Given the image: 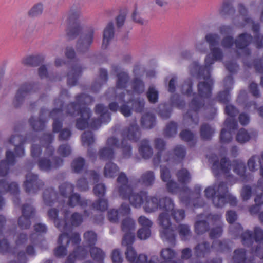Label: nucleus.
<instances>
[{
    "mask_svg": "<svg viewBox=\"0 0 263 263\" xmlns=\"http://www.w3.org/2000/svg\"><path fill=\"white\" fill-rule=\"evenodd\" d=\"M205 39L209 44L210 52L205 57L204 66H199L197 62H194L190 66L192 74H197L200 79L204 80V82H200L198 85L199 97L193 99L190 104L191 109L185 117V118H190L195 124L198 123L197 112L203 106L202 101L209 98L211 93L213 81L210 75L211 66L215 62L221 60L223 57L220 49L215 47L218 44L220 40L217 34L208 33Z\"/></svg>",
    "mask_w": 263,
    "mask_h": 263,
    "instance_id": "nucleus-1",
    "label": "nucleus"
},
{
    "mask_svg": "<svg viewBox=\"0 0 263 263\" xmlns=\"http://www.w3.org/2000/svg\"><path fill=\"white\" fill-rule=\"evenodd\" d=\"M118 80L116 90H111L115 94V98L118 102H112L109 105V109L116 112L119 110L125 117L131 115L132 108L129 106L132 103L136 112H141L143 109L144 101L143 99L133 100L132 97H136L144 90L143 83L136 79L133 83V91H129L125 89L127 87L128 76L127 73L122 70L117 72Z\"/></svg>",
    "mask_w": 263,
    "mask_h": 263,
    "instance_id": "nucleus-2",
    "label": "nucleus"
},
{
    "mask_svg": "<svg viewBox=\"0 0 263 263\" xmlns=\"http://www.w3.org/2000/svg\"><path fill=\"white\" fill-rule=\"evenodd\" d=\"M92 99L86 94L78 96L76 103H71L67 107V116L74 117L79 116L77 120L76 126L79 129H83L87 127L97 129L101 124H106L111 119L110 113L106 107L102 104H98L96 107L95 112L99 117L97 120H90V110L86 107L85 104L91 103Z\"/></svg>",
    "mask_w": 263,
    "mask_h": 263,
    "instance_id": "nucleus-3",
    "label": "nucleus"
},
{
    "mask_svg": "<svg viewBox=\"0 0 263 263\" xmlns=\"http://www.w3.org/2000/svg\"><path fill=\"white\" fill-rule=\"evenodd\" d=\"M122 140L119 143L115 137L109 138L106 146L100 149L99 156L102 159H110L113 158L115 149L120 148L123 153L124 158H129L131 156V147L129 141L136 142L140 136L139 127L136 123L130 124L128 128L125 129L122 134Z\"/></svg>",
    "mask_w": 263,
    "mask_h": 263,
    "instance_id": "nucleus-4",
    "label": "nucleus"
},
{
    "mask_svg": "<svg viewBox=\"0 0 263 263\" xmlns=\"http://www.w3.org/2000/svg\"><path fill=\"white\" fill-rule=\"evenodd\" d=\"M209 162L212 164V170L215 176L223 175L228 180L230 178L232 181H230L231 185L235 183L236 180L233 178L230 171L233 168V171L240 177H244L245 174V165L240 160H235L231 164L229 160L226 157L218 156L215 154H212L208 157Z\"/></svg>",
    "mask_w": 263,
    "mask_h": 263,
    "instance_id": "nucleus-5",
    "label": "nucleus"
},
{
    "mask_svg": "<svg viewBox=\"0 0 263 263\" xmlns=\"http://www.w3.org/2000/svg\"><path fill=\"white\" fill-rule=\"evenodd\" d=\"M161 177L164 182H166L168 191L172 194H178L182 202L189 203V198L191 195L190 190L185 184L189 182L191 179L190 175L187 170L183 168L177 173V177L181 186H178L176 183L171 180L170 172L165 164H161Z\"/></svg>",
    "mask_w": 263,
    "mask_h": 263,
    "instance_id": "nucleus-6",
    "label": "nucleus"
},
{
    "mask_svg": "<svg viewBox=\"0 0 263 263\" xmlns=\"http://www.w3.org/2000/svg\"><path fill=\"white\" fill-rule=\"evenodd\" d=\"M84 247H78L72 253L69 254L66 263H74L76 260L84 259L88 255L89 250L91 257L97 263H102L105 255L99 248L93 247L97 241V235L92 231H88L84 235Z\"/></svg>",
    "mask_w": 263,
    "mask_h": 263,
    "instance_id": "nucleus-7",
    "label": "nucleus"
},
{
    "mask_svg": "<svg viewBox=\"0 0 263 263\" xmlns=\"http://www.w3.org/2000/svg\"><path fill=\"white\" fill-rule=\"evenodd\" d=\"M123 199H128L130 204L136 208H139L144 205L147 194L142 191L139 193L134 192L129 184L126 175L124 173H120L117 178V186L114 191Z\"/></svg>",
    "mask_w": 263,
    "mask_h": 263,
    "instance_id": "nucleus-8",
    "label": "nucleus"
},
{
    "mask_svg": "<svg viewBox=\"0 0 263 263\" xmlns=\"http://www.w3.org/2000/svg\"><path fill=\"white\" fill-rule=\"evenodd\" d=\"M207 198L212 199L213 205L217 208H222L228 202L231 206H235L237 203L235 196L228 192L227 184L223 182H216L207 187L204 191Z\"/></svg>",
    "mask_w": 263,
    "mask_h": 263,
    "instance_id": "nucleus-9",
    "label": "nucleus"
},
{
    "mask_svg": "<svg viewBox=\"0 0 263 263\" xmlns=\"http://www.w3.org/2000/svg\"><path fill=\"white\" fill-rule=\"evenodd\" d=\"M20 192L18 185L17 183L13 182L9 183L7 181H0V195L9 192L13 195H17ZM4 205V201L0 195V210ZM6 222L5 217L0 215V252L3 253L11 252V248L5 239V237H8L10 232H5V228H4Z\"/></svg>",
    "mask_w": 263,
    "mask_h": 263,
    "instance_id": "nucleus-10",
    "label": "nucleus"
},
{
    "mask_svg": "<svg viewBox=\"0 0 263 263\" xmlns=\"http://www.w3.org/2000/svg\"><path fill=\"white\" fill-rule=\"evenodd\" d=\"M174 205L172 210L167 212H162L159 216V224L161 227L160 236L164 241L173 243L175 239L174 231L171 227L170 215H172L174 219L178 222L182 220L185 216L184 212L182 210H174Z\"/></svg>",
    "mask_w": 263,
    "mask_h": 263,
    "instance_id": "nucleus-11",
    "label": "nucleus"
},
{
    "mask_svg": "<svg viewBox=\"0 0 263 263\" xmlns=\"http://www.w3.org/2000/svg\"><path fill=\"white\" fill-rule=\"evenodd\" d=\"M209 223L215 225L210 232V236L212 239L216 238L219 237L222 232V222L221 221V215H209L205 216L204 214L198 216V220L195 224V232L197 234H202L208 230Z\"/></svg>",
    "mask_w": 263,
    "mask_h": 263,
    "instance_id": "nucleus-12",
    "label": "nucleus"
},
{
    "mask_svg": "<svg viewBox=\"0 0 263 263\" xmlns=\"http://www.w3.org/2000/svg\"><path fill=\"white\" fill-rule=\"evenodd\" d=\"M241 241L246 246H252L256 247L252 249L251 255L258 256L263 259V230L258 227L254 230V235L249 231H247L241 234Z\"/></svg>",
    "mask_w": 263,
    "mask_h": 263,
    "instance_id": "nucleus-13",
    "label": "nucleus"
},
{
    "mask_svg": "<svg viewBox=\"0 0 263 263\" xmlns=\"http://www.w3.org/2000/svg\"><path fill=\"white\" fill-rule=\"evenodd\" d=\"M239 15H237L233 20L235 25L239 27H242L246 26H251L252 29L255 34L254 40L256 47L258 48H263V36L258 33L259 26L254 24L247 15V10L242 4H239L238 6Z\"/></svg>",
    "mask_w": 263,
    "mask_h": 263,
    "instance_id": "nucleus-14",
    "label": "nucleus"
},
{
    "mask_svg": "<svg viewBox=\"0 0 263 263\" xmlns=\"http://www.w3.org/2000/svg\"><path fill=\"white\" fill-rule=\"evenodd\" d=\"M156 147L159 152L154 158V163L155 165L161 164H163V163L174 161H179L182 159L185 155V150L183 147L181 145H177L174 149V157L170 158L168 156V154L165 152L162 151L165 146V143L163 140L161 139H157L155 140Z\"/></svg>",
    "mask_w": 263,
    "mask_h": 263,
    "instance_id": "nucleus-15",
    "label": "nucleus"
},
{
    "mask_svg": "<svg viewBox=\"0 0 263 263\" xmlns=\"http://www.w3.org/2000/svg\"><path fill=\"white\" fill-rule=\"evenodd\" d=\"M225 112L228 116L224 122V127L223 128L220 134V141L223 143H226L232 139V132L236 128L237 124L233 117L238 112V110L231 105L226 106Z\"/></svg>",
    "mask_w": 263,
    "mask_h": 263,
    "instance_id": "nucleus-16",
    "label": "nucleus"
},
{
    "mask_svg": "<svg viewBox=\"0 0 263 263\" xmlns=\"http://www.w3.org/2000/svg\"><path fill=\"white\" fill-rule=\"evenodd\" d=\"M174 205L172 200L168 197L158 199L155 196H148L144 203L143 209L147 213H151L158 209L163 210V212H168L171 211Z\"/></svg>",
    "mask_w": 263,
    "mask_h": 263,
    "instance_id": "nucleus-17",
    "label": "nucleus"
},
{
    "mask_svg": "<svg viewBox=\"0 0 263 263\" xmlns=\"http://www.w3.org/2000/svg\"><path fill=\"white\" fill-rule=\"evenodd\" d=\"M251 36L246 33L240 35L234 44L232 37L228 36L223 39L221 42V46L224 49H231L233 46H235L239 53L244 55L250 54L249 49L247 46L252 41Z\"/></svg>",
    "mask_w": 263,
    "mask_h": 263,
    "instance_id": "nucleus-18",
    "label": "nucleus"
},
{
    "mask_svg": "<svg viewBox=\"0 0 263 263\" xmlns=\"http://www.w3.org/2000/svg\"><path fill=\"white\" fill-rule=\"evenodd\" d=\"M60 197L58 198V200H62L63 198H68V204L71 207H74L80 204L83 206L88 204L87 200H81L79 195L77 194H71L73 190V185L67 182L62 184L59 187Z\"/></svg>",
    "mask_w": 263,
    "mask_h": 263,
    "instance_id": "nucleus-19",
    "label": "nucleus"
},
{
    "mask_svg": "<svg viewBox=\"0 0 263 263\" xmlns=\"http://www.w3.org/2000/svg\"><path fill=\"white\" fill-rule=\"evenodd\" d=\"M68 231H62L58 239L59 246L54 250V255L58 257H63L67 253V246L71 241L73 245L79 243L81 241L80 235L73 233L70 235Z\"/></svg>",
    "mask_w": 263,
    "mask_h": 263,
    "instance_id": "nucleus-20",
    "label": "nucleus"
},
{
    "mask_svg": "<svg viewBox=\"0 0 263 263\" xmlns=\"http://www.w3.org/2000/svg\"><path fill=\"white\" fill-rule=\"evenodd\" d=\"M135 228V222L132 218L127 217L123 219L122 222V229L125 235L123 238L122 245H127L134 242Z\"/></svg>",
    "mask_w": 263,
    "mask_h": 263,
    "instance_id": "nucleus-21",
    "label": "nucleus"
},
{
    "mask_svg": "<svg viewBox=\"0 0 263 263\" xmlns=\"http://www.w3.org/2000/svg\"><path fill=\"white\" fill-rule=\"evenodd\" d=\"M130 245H123L126 246L127 250L125 252L126 258L130 262L135 263H157L158 261V256L153 255L148 260L147 256L144 254H140L137 257L136 251Z\"/></svg>",
    "mask_w": 263,
    "mask_h": 263,
    "instance_id": "nucleus-22",
    "label": "nucleus"
},
{
    "mask_svg": "<svg viewBox=\"0 0 263 263\" xmlns=\"http://www.w3.org/2000/svg\"><path fill=\"white\" fill-rule=\"evenodd\" d=\"M94 194L99 198V200L92 205L93 209L101 211H105L108 207L107 200L102 198L106 192V187L104 184L98 183L96 184L93 189Z\"/></svg>",
    "mask_w": 263,
    "mask_h": 263,
    "instance_id": "nucleus-23",
    "label": "nucleus"
},
{
    "mask_svg": "<svg viewBox=\"0 0 263 263\" xmlns=\"http://www.w3.org/2000/svg\"><path fill=\"white\" fill-rule=\"evenodd\" d=\"M94 32V27L91 26L87 29L77 42V50L80 51H84L89 48L93 42Z\"/></svg>",
    "mask_w": 263,
    "mask_h": 263,
    "instance_id": "nucleus-24",
    "label": "nucleus"
},
{
    "mask_svg": "<svg viewBox=\"0 0 263 263\" xmlns=\"http://www.w3.org/2000/svg\"><path fill=\"white\" fill-rule=\"evenodd\" d=\"M94 32V27L91 26L87 29L77 42V50L80 51H84L89 48L93 42Z\"/></svg>",
    "mask_w": 263,
    "mask_h": 263,
    "instance_id": "nucleus-25",
    "label": "nucleus"
},
{
    "mask_svg": "<svg viewBox=\"0 0 263 263\" xmlns=\"http://www.w3.org/2000/svg\"><path fill=\"white\" fill-rule=\"evenodd\" d=\"M139 224L142 227L137 232V237L141 240H145L149 238L151 234L150 228L153 222L144 216H141L138 219Z\"/></svg>",
    "mask_w": 263,
    "mask_h": 263,
    "instance_id": "nucleus-26",
    "label": "nucleus"
},
{
    "mask_svg": "<svg viewBox=\"0 0 263 263\" xmlns=\"http://www.w3.org/2000/svg\"><path fill=\"white\" fill-rule=\"evenodd\" d=\"M62 214H64L65 220L60 221L58 218V212L55 209H51L49 212V217L54 220V222L56 227L61 231H68L70 230V226H69L66 221L68 216V211L65 209L61 210Z\"/></svg>",
    "mask_w": 263,
    "mask_h": 263,
    "instance_id": "nucleus-27",
    "label": "nucleus"
},
{
    "mask_svg": "<svg viewBox=\"0 0 263 263\" xmlns=\"http://www.w3.org/2000/svg\"><path fill=\"white\" fill-rule=\"evenodd\" d=\"M130 213V208L128 204L123 203L119 210L111 209L108 212V218L110 221L117 222L121 217L125 216Z\"/></svg>",
    "mask_w": 263,
    "mask_h": 263,
    "instance_id": "nucleus-28",
    "label": "nucleus"
},
{
    "mask_svg": "<svg viewBox=\"0 0 263 263\" xmlns=\"http://www.w3.org/2000/svg\"><path fill=\"white\" fill-rule=\"evenodd\" d=\"M33 213V209L30 205L24 204L22 208V216L20 217L18 224L22 229H28L31 224V218Z\"/></svg>",
    "mask_w": 263,
    "mask_h": 263,
    "instance_id": "nucleus-29",
    "label": "nucleus"
},
{
    "mask_svg": "<svg viewBox=\"0 0 263 263\" xmlns=\"http://www.w3.org/2000/svg\"><path fill=\"white\" fill-rule=\"evenodd\" d=\"M32 89L31 84H24L19 88L13 100V104L15 107L20 106L30 95Z\"/></svg>",
    "mask_w": 263,
    "mask_h": 263,
    "instance_id": "nucleus-30",
    "label": "nucleus"
},
{
    "mask_svg": "<svg viewBox=\"0 0 263 263\" xmlns=\"http://www.w3.org/2000/svg\"><path fill=\"white\" fill-rule=\"evenodd\" d=\"M231 263H254L251 256H249L243 249H236Z\"/></svg>",
    "mask_w": 263,
    "mask_h": 263,
    "instance_id": "nucleus-31",
    "label": "nucleus"
},
{
    "mask_svg": "<svg viewBox=\"0 0 263 263\" xmlns=\"http://www.w3.org/2000/svg\"><path fill=\"white\" fill-rule=\"evenodd\" d=\"M6 160L0 162V176H5L8 173L9 167L13 165L15 162V158L13 153L10 151L6 152Z\"/></svg>",
    "mask_w": 263,
    "mask_h": 263,
    "instance_id": "nucleus-32",
    "label": "nucleus"
},
{
    "mask_svg": "<svg viewBox=\"0 0 263 263\" xmlns=\"http://www.w3.org/2000/svg\"><path fill=\"white\" fill-rule=\"evenodd\" d=\"M226 90L220 92L218 96V99L223 103L228 102L230 99V95L229 90L231 89L233 84L232 77L230 75L227 77L223 81Z\"/></svg>",
    "mask_w": 263,
    "mask_h": 263,
    "instance_id": "nucleus-33",
    "label": "nucleus"
},
{
    "mask_svg": "<svg viewBox=\"0 0 263 263\" xmlns=\"http://www.w3.org/2000/svg\"><path fill=\"white\" fill-rule=\"evenodd\" d=\"M25 141V139L20 135L12 136L9 140L10 143L15 146V152L18 157L23 156L24 154L23 144Z\"/></svg>",
    "mask_w": 263,
    "mask_h": 263,
    "instance_id": "nucleus-34",
    "label": "nucleus"
},
{
    "mask_svg": "<svg viewBox=\"0 0 263 263\" xmlns=\"http://www.w3.org/2000/svg\"><path fill=\"white\" fill-rule=\"evenodd\" d=\"M114 36V28L112 22L108 23L105 26L103 34L102 48H106Z\"/></svg>",
    "mask_w": 263,
    "mask_h": 263,
    "instance_id": "nucleus-35",
    "label": "nucleus"
},
{
    "mask_svg": "<svg viewBox=\"0 0 263 263\" xmlns=\"http://www.w3.org/2000/svg\"><path fill=\"white\" fill-rule=\"evenodd\" d=\"M176 256V253L170 248L163 249L160 252V257L162 259V261L160 263H177L173 259ZM159 262V258H158V261ZM177 263H181V261H179Z\"/></svg>",
    "mask_w": 263,
    "mask_h": 263,
    "instance_id": "nucleus-36",
    "label": "nucleus"
},
{
    "mask_svg": "<svg viewBox=\"0 0 263 263\" xmlns=\"http://www.w3.org/2000/svg\"><path fill=\"white\" fill-rule=\"evenodd\" d=\"M82 72V68L80 66L75 65L73 66L68 73V84L70 86H74L77 82L79 76Z\"/></svg>",
    "mask_w": 263,
    "mask_h": 263,
    "instance_id": "nucleus-37",
    "label": "nucleus"
},
{
    "mask_svg": "<svg viewBox=\"0 0 263 263\" xmlns=\"http://www.w3.org/2000/svg\"><path fill=\"white\" fill-rule=\"evenodd\" d=\"M119 171L118 166L111 162L106 163L103 171L104 175L106 178H114Z\"/></svg>",
    "mask_w": 263,
    "mask_h": 263,
    "instance_id": "nucleus-38",
    "label": "nucleus"
},
{
    "mask_svg": "<svg viewBox=\"0 0 263 263\" xmlns=\"http://www.w3.org/2000/svg\"><path fill=\"white\" fill-rule=\"evenodd\" d=\"M50 115L54 119L53 131L58 132L62 126V123L59 120L62 118V110L61 109H54L51 112Z\"/></svg>",
    "mask_w": 263,
    "mask_h": 263,
    "instance_id": "nucleus-39",
    "label": "nucleus"
},
{
    "mask_svg": "<svg viewBox=\"0 0 263 263\" xmlns=\"http://www.w3.org/2000/svg\"><path fill=\"white\" fill-rule=\"evenodd\" d=\"M139 151L141 155L144 159H148L153 154L152 149L149 145L148 141L146 140L142 141Z\"/></svg>",
    "mask_w": 263,
    "mask_h": 263,
    "instance_id": "nucleus-40",
    "label": "nucleus"
},
{
    "mask_svg": "<svg viewBox=\"0 0 263 263\" xmlns=\"http://www.w3.org/2000/svg\"><path fill=\"white\" fill-rule=\"evenodd\" d=\"M81 15L80 10L71 8L69 11L64 14L62 16V20L63 21L69 23L80 17Z\"/></svg>",
    "mask_w": 263,
    "mask_h": 263,
    "instance_id": "nucleus-41",
    "label": "nucleus"
},
{
    "mask_svg": "<svg viewBox=\"0 0 263 263\" xmlns=\"http://www.w3.org/2000/svg\"><path fill=\"white\" fill-rule=\"evenodd\" d=\"M261 159L258 155H254L248 161V167L250 171L254 172L258 169L260 165L261 168Z\"/></svg>",
    "mask_w": 263,
    "mask_h": 263,
    "instance_id": "nucleus-42",
    "label": "nucleus"
},
{
    "mask_svg": "<svg viewBox=\"0 0 263 263\" xmlns=\"http://www.w3.org/2000/svg\"><path fill=\"white\" fill-rule=\"evenodd\" d=\"M155 180V177L153 172L147 171L142 174L139 182L145 186L152 185Z\"/></svg>",
    "mask_w": 263,
    "mask_h": 263,
    "instance_id": "nucleus-43",
    "label": "nucleus"
},
{
    "mask_svg": "<svg viewBox=\"0 0 263 263\" xmlns=\"http://www.w3.org/2000/svg\"><path fill=\"white\" fill-rule=\"evenodd\" d=\"M155 123V117L152 114H146L142 117L141 124L146 128H152Z\"/></svg>",
    "mask_w": 263,
    "mask_h": 263,
    "instance_id": "nucleus-44",
    "label": "nucleus"
},
{
    "mask_svg": "<svg viewBox=\"0 0 263 263\" xmlns=\"http://www.w3.org/2000/svg\"><path fill=\"white\" fill-rule=\"evenodd\" d=\"M214 133V129L208 124H203L200 129L201 137L204 139H209Z\"/></svg>",
    "mask_w": 263,
    "mask_h": 263,
    "instance_id": "nucleus-45",
    "label": "nucleus"
},
{
    "mask_svg": "<svg viewBox=\"0 0 263 263\" xmlns=\"http://www.w3.org/2000/svg\"><path fill=\"white\" fill-rule=\"evenodd\" d=\"M24 187L28 193H30L33 190V174L31 172H28L26 175Z\"/></svg>",
    "mask_w": 263,
    "mask_h": 263,
    "instance_id": "nucleus-46",
    "label": "nucleus"
},
{
    "mask_svg": "<svg viewBox=\"0 0 263 263\" xmlns=\"http://www.w3.org/2000/svg\"><path fill=\"white\" fill-rule=\"evenodd\" d=\"M251 136L245 129L239 130L236 136L237 141L241 143L246 142L249 140Z\"/></svg>",
    "mask_w": 263,
    "mask_h": 263,
    "instance_id": "nucleus-47",
    "label": "nucleus"
},
{
    "mask_svg": "<svg viewBox=\"0 0 263 263\" xmlns=\"http://www.w3.org/2000/svg\"><path fill=\"white\" fill-rule=\"evenodd\" d=\"M33 253V246L30 245L27 247L26 250V253L24 252H20L17 255V258L19 263H26L27 261V257L26 254H32Z\"/></svg>",
    "mask_w": 263,
    "mask_h": 263,
    "instance_id": "nucleus-48",
    "label": "nucleus"
},
{
    "mask_svg": "<svg viewBox=\"0 0 263 263\" xmlns=\"http://www.w3.org/2000/svg\"><path fill=\"white\" fill-rule=\"evenodd\" d=\"M84 163L85 162L83 158H77L73 161L71 167L74 172L79 173L83 168Z\"/></svg>",
    "mask_w": 263,
    "mask_h": 263,
    "instance_id": "nucleus-49",
    "label": "nucleus"
},
{
    "mask_svg": "<svg viewBox=\"0 0 263 263\" xmlns=\"http://www.w3.org/2000/svg\"><path fill=\"white\" fill-rule=\"evenodd\" d=\"M82 142L84 146H89L94 142V138L91 132H85L82 136Z\"/></svg>",
    "mask_w": 263,
    "mask_h": 263,
    "instance_id": "nucleus-50",
    "label": "nucleus"
},
{
    "mask_svg": "<svg viewBox=\"0 0 263 263\" xmlns=\"http://www.w3.org/2000/svg\"><path fill=\"white\" fill-rule=\"evenodd\" d=\"M147 97L151 103H155L158 98V91L153 87H150L147 92Z\"/></svg>",
    "mask_w": 263,
    "mask_h": 263,
    "instance_id": "nucleus-51",
    "label": "nucleus"
},
{
    "mask_svg": "<svg viewBox=\"0 0 263 263\" xmlns=\"http://www.w3.org/2000/svg\"><path fill=\"white\" fill-rule=\"evenodd\" d=\"M234 12V9L228 2H224L219 9V13L221 15L224 16L230 14Z\"/></svg>",
    "mask_w": 263,
    "mask_h": 263,
    "instance_id": "nucleus-52",
    "label": "nucleus"
},
{
    "mask_svg": "<svg viewBox=\"0 0 263 263\" xmlns=\"http://www.w3.org/2000/svg\"><path fill=\"white\" fill-rule=\"evenodd\" d=\"M212 250L217 251H224L225 250L229 249L226 242H221L219 240H215L213 242L211 247Z\"/></svg>",
    "mask_w": 263,
    "mask_h": 263,
    "instance_id": "nucleus-53",
    "label": "nucleus"
},
{
    "mask_svg": "<svg viewBox=\"0 0 263 263\" xmlns=\"http://www.w3.org/2000/svg\"><path fill=\"white\" fill-rule=\"evenodd\" d=\"M241 197L243 201L249 200L252 195V190L250 186L245 185L240 192Z\"/></svg>",
    "mask_w": 263,
    "mask_h": 263,
    "instance_id": "nucleus-54",
    "label": "nucleus"
},
{
    "mask_svg": "<svg viewBox=\"0 0 263 263\" xmlns=\"http://www.w3.org/2000/svg\"><path fill=\"white\" fill-rule=\"evenodd\" d=\"M165 135L167 137H172L177 133V125L174 122L170 123L166 127Z\"/></svg>",
    "mask_w": 263,
    "mask_h": 263,
    "instance_id": "nucleus-55",
    "label": "nucleus"
},
{
    "mask_svg": "<svg viewBox=\"0 0 263 263\" xmlns=\"http://www.w3.org/2000/svg\"><path fill=\"white\" fill-rule=\"evenodd\" d=\"M178 231L182 239H185L190 234V229L187 225H180L178 227Z\"/></svg>",
    "mask_w": 263,
    "mask_h": 263,
    "instance_id": "nucleus-56",
    "label": "nucleus"
},
{
    "mask_svg": "<svg viewBox=\"0 0 263 263\" xmlns=\"http://www.w3.org/2000/svg\"><path fill=\"white\" fill-rule=\"evenodd\" d=\"M57 198V196L54 191H46L44 194V200L47 204L50 205V202Z\"/></svg>",
    "mask_w": 263,
    "mask_h": 263,
    "instance_id": "nucleus-57",
    "label": "nucleus"
},
{
    "mask_svg": "<svg viewBox=\"0 0 263 263\" xmlns=\"http://www.w3.org/2000/svg\"><path fill=\"white\" fill-rule=\"evenodd\" d=\"M71 152L70 146L67 144H62L58 149V153L63 157L68 156Z\"/></svg>",
    "mask_w": 263,
    "mask_h": 263,
    "instance_id": "nucleus-58",
    "label": "nucleus"
},
{
    "mask_svg": "<svg viewBox=\"0 0 263 263\" xmlns=\"http://www.w3.org/2000/svg\"><path fill=\"white\" fill-rule=\"evenodd\" d=\"M210 250L209 246L206 243L198 245L196 248V252L198 256H201L202 254L208 252Z\"/></svg>",
    "mask_w": 263,
    "mask_h": 263,
    "instance_id": "nucleus-59",
    "label": "nucleus"
},
{
    "mask_svg": "<svg viewBox=\"0 0 263 263\" xmlns=\"http://www.w3.org/2000/svg\"><path fill=\"white\" fill-rule=\"evenodd\" d=\"M257 194L254 199V201L257 205H263V191L258 187V183H257Z\"/></svg>",
    "mask_w": 263,
    "mask_h": 263,
    "instance_id": "nucleus-60",
    "label": "nucleus"
},
{
    "mask_svg": "<svg viewBox=\"0 0 263 263\" xmlns=\"http://www.w3.org/2000/svg\"><path fill=\"white\" fill-rule=\"evenodd\" d=\"M77 187L80 191H86L88 189V181L85 178H81L77 181Z\"/></svg>",
    "mask_w": 263,
    "mask_h": 263,
    "instance_id": "nucleus-61",
    "label": "nucleus"
},
{
    "mask_svg": "<svg viewBox=\"0 0 263 263\" xmlns=\"http://www.w3.org/2000/svg\"><path fill=\"white\" fill-rule=\"evenodd\" d=\"M83 217L78 213H74L71 216L70 221L72 226H78L83 221Z\"/></svg>",
    "mask_w": 263,
    "mask_h": 263,
    "instance_id": "nucleus-62",
    "label": "nucleus"
},
{
    "mask_svg": "<svg viewBox=\"0 0 263 263\" xmlns=\"http://www.w3.org/2000/svg\"><path fill=\"white\" fill-rule=\"evenodd\" d=\"M180 135L182 140L187 142L191 141L194 139V135L193 133L187 130L182 131Z\"/></svg>",
    "mask_w": 263,
    "mask_h": 263,
    "instance_id": "nucleus-63",
    "label": "nucleus"
},
{
    "mask_svg": "<svg viewBox=\"0 0 263 263\" xmlns=\"http://www.w3.org/2000/svg\"><path fill=\"white\" fill-rule=\"evenodd\" d=\"M111 258L114 263H121L123 260L121 253L118 249L112 251Z\"/></svg>",
    "mask_w": 263,
    "mask_h": 263,
    "instance_id": "nucleus-64",
    "label": "nucleus"
}]
</instances>
